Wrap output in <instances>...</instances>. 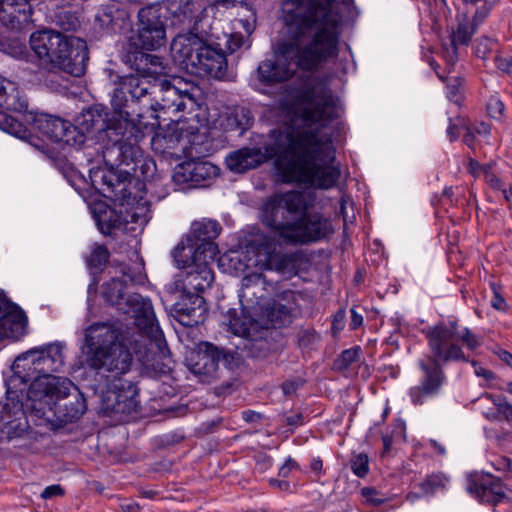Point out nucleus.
<instances>
[{
  "instance_id": "f257e3e1",
  "label": "nucleus",
  "mask_w": 512,
  "mask_h": 512,
  "mask_svg": "<svg viewBox=\"0 0 512 512\" xmlns=\"http://www.w3.org/2000/svg\"><path fill=\"white\" fill-rule=\"evenodd\" d=\"M304 104L300 117L306 127L289 125L270 130L269 141L261 146H243L229 152L226 167L243 174L274 161V168L284 184L329 189L338 182L341 171L333 165L335 149L320 138V128L339 118L338 98L325 84L307 86L297 94Z\"/></svg>"
},
{
  "instance_id": "f03ea898",
  "label": "nucleus",
  "mask_w": 512,
  "mask_h": 512,
  "mask_svg": "<svg viewBox=\"0 0 512 512\" xmlns=\"http://www.w3.org/2000/svg\"><path fill=\"white\" fill-rule=\"evenodd\" d=\"M80 353L81 366L93 377L85 379V387L100 393V413L120 422L136 413L139 389L136 382L125 378L133 355L120 330L108 323H93L84 330Z\"/></svg>"
},
{
  "instance_id": "7ed1b4c3",
  "label": "nucleus",
  "mask_w": 512,
  "mask_h": 512,
  "mask_svg": "<svg viewBox=\"0 0 512 512\" xmlns=\"http://www.w3.org/2000/svg\"><path fill=\"white\" fill-rule=\"evenodd\" d=\"M310 21L289 11L285 38L275 48L276 60L266 59L257 67V79L264 86H274L292 79L298 70L313 72L338 55L336 37L328 31L309 33Z\"/></svg>"
},
{
  "instance_id": "20e7f679",
  "label": "nucleus",
  "mask_w": 512,
  "mask_h": 512,
  "mask_svg": "<svg viewBox=\"0 0 512 512\" xmlns=\"http://www.w3.org/2000/svg\"><path fill=\"white\" fill-rule=\"evenodd\" d=\"M260 220L280 244L304 245L327 239L334 229L322 213L309 211L300 191L274 194L260 208Z\"/></svg>"
},
{
  "instance_id": "39448f33",
  "label": "nucleus",
  "mask_w": 512,
  "mask_h": 512,
  "mask_svg": "<svg viewBox=\"0 0 512 512\" xmlns=\"http://www.w3.org/2000/svg\"><path fill=\"white\" fill-rule=\"evenodd\" d=\"M63 349L61 342H53L18 355L11 366L12 375L5 380L6 402L10 405L18 402L22 411L24 399L32 403V385L38 380L43 384L51 383L56 378L53 373L63 368Z\"/></svg>"
},
{
  "instance_id": "423d86ee",
  "label": "nucleus",
  "mask_w": 512,
  "mask_h": 512,
  "mask_svg": "<svg viewBox=\"0 0 512 512\" xmlns=\"http://www.w3.org/2000/svg\"><path fill=\"white\" fill-rule=\"evenodd\" d=\"M125 289L126 280L113 277L102 285L101 294L104 300L118 311L132 315L135 325L148 336L151 345L155 346V354L163 358L161 363L152 364L153 369L160 374H169L172 370L170 351L150 299L138 293L127 294Z\"/></svg>"
},
{
  "instance_id": "0eeeda50",
  "label": "nucleus",
  "mask_w": 512,
  "mask_h": 512,
  "mask_svg": "<svg viewBox=\"0 0 512 512\" xmlns=\"http://www.w3.org/2000/svg\"><path fill=\"white\" fill-rule=\"evenodd\" d=\"M171 53L176 63L191 72L204 73L218 80L227 75L225 53L207 34L194 31L178 34L171 43Z\"/></svg>"
},
{
  "instance_id": "6e6552de",
  "label": "nucleus",
  "mask_w": 512,
  "mask_h": 512,
  "mask_svg": "<svg viewBox=\"0 0 512 512\" xmlns=\"http://www.w3.org/2000/svg\"><path fill=\"white\" fill-rule=\"evenodd\" d=\"M30 394L33 410L40 416L51 412L62 424L78 421L87 410L84 394L68 379L56 377L48 384L38 380L32 385Z\"/></svg>"
},
{
  "instance_id": "1a4fd4ad",
  "label": "nucleus",
  "mask_w": 512,
  "mask_h": 512,
  "mask_svg": "<svg viewBox=\"0 0 512 512\" xmlns=\"http://www.w3.org/2000/svg\"><path fill=\"white\" fill-rule=\"evenodd\" d=\"M18 116L2 113L0 116V128L20 139H26L30 132L23 124L26 122L42 135L55 143H64L71 147H81L83 136L72 127V123L56 115L43 112L28 111V107L22 112H15Z\"/></svg>"
},
{
  "instance_id": "9d476101",
  "label": "nucleus",
  "mask_w": 512,
  "mask_h": 512,
  "mask_svg": "<svg viewBox=\"0 0 512 512\" xmlns=\"http://www.w3.org/2000/svg\"><path fill=\"white\" fill-rule=\"evenodd\" d=\"M429 354L418 361L421 371L419 384L409 389L408 395L414 405H423L428 398L440 394L442 387L447 381L443 366L449 362L462 361L470 362L464 351L457 347H450L448 351H442L436 339L430 340ZM473 366L477 365L471 360Z\"/></svg>"
},
{
  "instance_id": "9b49d317",
  "label": "nucleus",
  "mask_w": 512,
  "mask_h": 512,
  "mask_svg": "<svg viewBox=\"0 0 512 512\" xmlns=\"http://www.w3.org/2000/svg\"><path fill=\"white\" fill-rule=\"evenodd\" d=\"M105 73L112 85L109 95L114 114L128 124L138 121L139 125H143L140 103L143 98L156 93V82L141 74L121 75L113 69H105Z\"/></svg>"
},
{
  "instance_id": "f8f14e48",
  "label": "nucleus",
  "mask_w": 512,
  "mask_h": 512,
  "mask_svg": "<svg viewBox=\"0 0 512 512\" xmlns=\"http://www.w3.org/2000/svg\"><path fill=\"white\" fill-rule=\"evenodd\" d=\"M158 95L153 98L150 104L152 111L151 117L155 119V123H151L152 128L155 125L160 126L161 115L158 112L166 115L163 120L171 122L180 121L182 116L173 118L174 115L180 112H187L191 114L201 108L203 103V93L199 86L190 85L188 88L181 89L174 86L171 81L160 79L156 82Z\"/></svg>"
},
{
  "instance_id": "ddd939ff",
  "label": "nucleus",
  "mask_w": 512,
  "mask_h": 512,
  "mask_svg": "<svg viewBox=\"0 0 512 512\" xmlns=\"http://www.w3.org/2000/svg\"><path fill=\"white\" fill-rule=\"evenodd\" d=\"M235 372L245 365L243 355L237 349L218 346L212 342L201 341L186 358L188 369L202 382H211L219 377V364Z\"/></svg>"
},
{
  "instance_id": "4468645a",
  "label": "nucleus",
  "mask_w": 512,
  "mask_h": 512,
  "mask_svg": "<svg viewBox=\"0 0 512 512\" xmlns=\"http://www.w3.org/2000/svg\"><path fill=\"white\" fill-rule=\"evenodd\" d=\"M226 324L236 335L245 337V343L240 352L243 357L256 361H271L283 351L282 334L277 330L263 328L258 335L252 332V325L246 318L239 316L236 309H229L225 315Z\"/></svg>"
},
{
  "instance_id": "2eb2a0df",
  "label": "nucleus",
  "mask_w": 512,
  "mask_h": 512,
  "mask_svg": "<svg viewBox=\"0 0 512 512\" xmlns=\"http://www.w3.org/2000/svg\"><path fill=\"white\" fill-rule=\"evenodd\" d=\"M336 0H285L282 4L284 22H287L289 11L298 15L299 19L310 21L309 33L326 30L336 37V47L339 43L338 28L341 24V15L334 11L332 6Z\"/></svg>"
},
{
  "instance_id": "dca6fc26",
  "label": "nucleus",
  "mask_w": 512,
  "mask_h": 512,
  "mask_svg": "<svg viewBox=\"0 0 512 512\" xmlns=\"http://www.w3.org/2000/svg\"><path fill=\"white\" fill-rule=\"evenodd\" d=\"M141 126H136L135 122L127 124L124 131L119 135H112L105 143L102 149L103 161L106 166L112 168L131 167L142 155L143 151L138 142L144 137Z\"/></svg>"
},
{
  "instance_id": "f3484780",
  "label": "nucleus",
  "mask_w": 512,
  "mask_h": 512,
  "mask_svg": "<svg viewBox=\"0 0 512 512\" xmlns=\"http://www.w3.org/2000/svg\"><path fill=\"white\" fill-rule=\"evenodd\" d=\"M128 122L109 111L108 107L102 104H94L84 109L74 119L72 127L83 136V144L88 134H95L98 140L107 141L112 135H119L124 131Z\"/></svg>"
},
{
  "instance_id": "a211bd4d",
  "label": "nucleus",
  "mask_w": 512,
  "mask_h": 512,
  "mask_svg": "<svg viewBox=\"0 0 512 512\" xmlns=\"http://www.w3.org/2000/svg\"><path fill=\"white\" fill-rule=\"evenodd\" d=\"M184 252V241L178 243L172 251V256L178 267L186 269L184 279L175 281L174 286L176 289L182 288L201 295L211 287L214 281V272L210 266L214 259L186 258Z\"/></svg>"
},
{
  "instance_id": "6ab92c4d",
  "label": "nucleus",
  "mask_w": 512,
  "mask_h": 512,
  "mask_svg": "<svg viewBox=\"0 0 512 512\" xmlns=\"http://www.w3.org/2000/svg\"><path fill=\"white\" fill-rule=\"evenodd\" d=\"M137 19L136 36L131 38L136 46L153 51L166 44V28L169 25L155 3L142 7Z\"/></svg>"
},
{
  "instance_id": "aec40b11",
  "label": "nucleus",
  "mask_w": 512,
  "mask_h": 512,
  "mask_svg": "<svg viewBox=\"0 0 512 512\" xmlns=\"http://www.w3.org/2000/svg\"><path fill=\"white\" fill-rule=\"evenodd\" d=\"M221 232V226L214 220H202L193 222L184 243L186 258L215 259L218 246L215 239Z\"/></svg>"
},
{
  "instance_id": "412c9836",
  "label": "nucleus",
  "mask_w": 512,
  "mask_h": 512,
  "mask_svg": "<svg viewBox=\"0 0 512 512\" xmlns=\"http://www.w3.org/2000/svg\"><path fill=\"white\" fill-rule=\"evenodd\" d=\"M71 36H66L51 29H43L30 35L31 49L43 63L54 68L61 53L67 51V45Z\"/></svg>"
},
{
  "instance_id": "4be33fe9",
  "label": "nucleus",
  "mask_w": 512,
  "mask_h": 512,
  "mask_svg": "<svg viewBox=\"0 0 512 512\" xmlns=\"http://www.w3.org/2000/svg\"><path fill=\"white\" fill-rule=\"evenodd\" d=\"M219 168L209 161L190 159L175 166L172 180L181 189L205 186L219 174Z\"/></svg>"
},
{
  "instance_id": "5701e85b",
  "label": "nucleus",
  "mask_w": 512,
  "mask_h": 512,
  "mask_svg": "<svg viewBox=\"0 0 512 512\" xmlns=\"http://www.w3.org/2000/svg\"><path fill=\"white\" fill-rule=\"evenodd\" d=\"M107 170H90V178L93 186L97 187L101 184L103 194L107 197L115 198L122 203L130 204L131 201L136 200V196L132 195L131 189L123 174V168H112L107 166Z\"/></svg>"
},
{
  "instance_id": "b1692460",
  "label": "nucleus",
  "mask_w": 512,
  "mask_h": 512,
  "mask_svg": "<svg viewBox=\"0 0 512 512\" xmlns=\"http://www.w3.org/2000/svg\"><path fill=\"white\" fill-rule=\"evenodd\" d=\"M174 291L179 292V295L172 305V312L179 322L186 326L203 323L207 313L205 299L200 294L182 288L176 289L175 286Z\"/></svg>"
},
{
  "instance_id": "393cba45",
  "label": "nucleus",
  "mask_w": 512,
  "mask_h": 512,
  "mask_svg": "<svg viewBox=\"0 0 512 512\" xmlns=\"http://www.w3.org/2000/svg\"><path fill=\"white\" fill-rule=\"evenodd\" d=\"M467 491L482 504L496 506L508 499L505 486L492 474H476L468 479Z\"/></svg>"
},
{
  "instance_id": "a878e982",
  "label": "nucleus",
  "mask_w": 512,
  "mask_h": 512,
  "mask_svg": "<svg viewBox=\"0 0 512 512\" xmlns=\"http://www.w3.org/2000/svg\"><path fill=\"white\" fill-rule=\"evenodd\" d=\"M27 322L24 311L0 291V341L19 340L26 334Z\"/></svg>"
},
{
  "instance_id": "bb28decb",
  "label": "nucleus",
  "mask_w": 512,
  "mask_h": 512,
  "mask_svg": "<svg viewBox=\"0 0 512 512\" xmlns=\"http://www.w3.org/2000/svg\"><path fill=\"white\" fill-rule=\"evenodd\" d=\"M139 46L130 41L127 50L122 54V62L127 65L131 70L130 74H141L142 77L153 79V82H158V77L162 74L164 69L162 65V58L149 54L138 49Z\"/></svg>"
},
{
  "instance_id": "cd10ccee",
  "label": "nucleus",
  "mask_w": 512,
  "mask_h": 512,
  "mask_svg": "<svg viewBox=\"0 0 512 512\" xmlns=\"http://www.w3.org/2000/svg\"><path fill=\"white\" fill-rule=\"evenodd\" d=\"M89 62V49L86 41L71 36L67 51L61 53L60 60L54 68L73 77H82L87 71Z\"/></svg>"
},
{
  "instance_id": "c85d7f7f",
  "label": "nucleus",
  "mask_w": 512,
  "mask_h": 512,
  "mask_svg": "<svg viewBox=\"0 0 512 512\" xmlns=\"http://www.w3.org/2000/svg\"><path fill=\"white\" fill-rule=\"evenodd\" d=\"M28 422L21 410V405L15 402L0 403V442L22 438L28 432Z\"/></svg>"
},
{
  "instance_id": "c756f323",
  "label": "nucleus",
  "mask_w": 512,
  "mask_h": 512,
  "mask_svg": "<svg viewBox=\"0 0 512 512\" xmlns=\"http://www.w3.org/2000/svg\"><path fill=\"white\" fill-rule=\"evenodd\" d=\"M155 4L169 26L180 27L194 23L190 31L198 30L194 0H162Z\"/></svg>"
},
{
  "instance_id": "7c9ffc66",
  "label": "nucleus",
  "mask_w": 512,
  "mask_h": 512,
  "mask_svg": "<svg viewBox=\"0 0 512 512\" xmlns=\"http://www.w3.org/2000/svg\"><path fill=\"white\" fill-rule=\"evenodd\" d=\"M90 210L97 228L103 235L114 237L117 232L127 230L129 222L122 210L112 208L104 201L94 202Z\"/></svg>"
},
{
  "instance_id": "2f4dec72",
  "label": "nucleus",
  "mask_w": 512,
  "mask_h": 512,
  "mask_svg": "<svg viewBox=\"0 0 512 512\" xmlns=\"http://www.w3.org/2000/svg\"><path fill=\"white\" fill-rule=\"evenodd\" d=\"M477 29L470 23V18L463 14L457 18V27L451 29L449 44L442 45V55L447 65L453 67L459 59L460 46H468Z\"/></svg>"
},
{
  "instance_id": "473e14b6",
  "label": "nucleus",
  "mask_w": 512,
  "mask_h": 512,
  "mask_svg": "<svg viewBox=\"0 0 512 512\" xmlns=\"http://www.w3.org/2000/svg\"><path fill=\"white\" fill-rule=\"evenodd\" d=\"M32 6L22 0H0V22L10 30H22L32 22Z\"/></svg>"
},
{
  "instance_id": "72a5a7b5",
  "label": "nucleus",
  "mask_w": 512,
  "mask_h": 512,
  "mask_svg": "<svg viewBox=\"0 0 512 512\" xmlns=\"http://www.w3.org/2000/svg\"><path fill=\"white\" fill-rule=\"evenodd\" d=\"M130 15L119 3L101 5L95 23L108 33H120L129 25Z\"/></svg>"
},
{
  "instance_id": "f704fd0d",
  "label": "nucleus",
  "mask_w": 512,
  "mask_h": 512,
  "mask_svg": "<svg viewBox=\"0 0 512 512\" xmlns=\"http://www.w3.org/2000/svg\"><path fill=\"white\" fill-rule=\"evenodd\" d=\"M28 106L27 100L21 95L17 84L0 75V108L8 112H22Z\"/></svg>"
},
{
  "instance_id": "c9c22d12",
  "label": "nucleus",
  "mask_w": 512,
  "mask_h": 512,
  "mask_svg": "<svg viewBox=\"0 0 512 512\" xmlns=\"http://www.w3.org/2000/svg\"><path fill=\"white\" fill-rule=\"evenodd\" d=\"M457 321H450L449 324L438 323L431 327H426L422 330V333L427 339V345L430 347V340L436 339L442 351H448L450 347H457L460 351L463 349L457 344L452 342L459 335L457 330Z\"/></svg>"
},
{
  "instance_id": "e433bc0d",
  "label": "nucleus",
  "mask_w": 512,
  "mask_h": 512,
  "mask_svg": "<svg viewBox=\"0 0 512 512\" xmlns=\"http://www.w3.org/2000/svg\"><path fill=\"white\" fill-rule=\"evenodd\" d=\"M254 123V116L247 107L236 106L230 110L222 121L225 132L237 133L242 136Z\"/></svg>"
},
{
  "instance_id": "4c0bfd02",
  "label": "nucleus",
  "mask_w": 512,
  "mask_h": 512,
  "mask_svg": "<svg viewBox=\"0 0 512 512\" xmlns=\"http://www.w3.org/2000/svg\"><path fill=\"white\" fill-rule=\"evenodd\" d=\"M156 171L155 161L151 157L144 156V154L131 167L123 168V174L129 188L133 181L143 187L145 182L154 178Z\"/></svg>"
},
{
  "instance_id": "58836bf2",
  "label": "nucleus",
  "mask_w": 512,
  "mask_h": 512,
  "mask_svg": "<svg viewBox=\"0 0 512 512\" xmlns=\"http://www.w3.org/2000/svg\"><path fill=\"white\" fill-rule=\"evenodd\" d=\"M264 315L267 318V322L275 329L286 326L291 322L292 318L291 308L276 300L267 303Z\"/></svg>"
},
{
  "instance_id": "ea45409f",
  "label": "nucleus",
  "mask_w": 512,
  "mask_h": 512,
  "mask_svg": "<svg viewBox=\"0 0 512 512\" xmlns=\"http://www.w3.org/2000/svg\"><path fill=\"white\" fill-rule=\"evenodd\" d=\"M110 258V252L104 244L94 243L90 254L85 258L86 266L90 274H100L106 267Z\"/></svg>"
},
{
  "instance_id": "a19ab883",
  "label": "nucleus",
  "mask_w": 512,
  "mask_h": 512,
  "mask_svg": "<svg viewBox=\"0 0 512 512\" xmlns=\"http://www.w3.org/2000/svg\"><path fill=\"white\" fill-rule=\"evenodd\" d=\"M0 52L14 58H21L26 55L27 47L20 37H11L0 33Z\"/></svg>"
},
{
  "instance_id": "79ce46f5",
  "label": "nucleus",
  "mask_w": 512,
  "mask_h": 512,
  "mask_svg": "<svg viewBox=\"0 0 512 512\" xmlns=\"http://www.w3.org/2000/svg\"><path fill=\"white\" fill-rule=\"evenodd\" d=\"M120 273L123 277L128 278L131 284L134 285H144L147 281L145 264L142 258L139 261L133 262L131 265H120Z\"/></svg>"
},
{
  "instance_id": "37998d69",
  "label": "nucleus",
  "mask_w": 512,
  "mask_h": 512,
  "mask_svg": "<svg viewBox=\"0 0 512 512\" xmlns=\"http://www.w3.org/2000/svg\"><path fill=\"white\" fill-rule=\"evenodd\" d=\"M448 478L441 472L427 475L417 486L422 491V495H433L439 490L446 488Z\"/></svg>"
},
{
  "instance_id": "c03bdc74",
  "label": "nucleus",
  "mask_w": 512,
  "mask_h": 512,
  "mask_svg": "<svg viewBox=\"0 0 512 512\" xmlns=\"http://www.w3.org/2000/svg\"><path fill=\"white\" fill-rule=\"evenodd\" d=\"M247 247L257 255H270L275 250V240L266 234H257L248 241Z\"/></svg>"
},
{
  "instance_id": "a18cd8bd",
  "label": "nucleus",
  "mask_w": 512,
  "mask_h": 512,
  "mask_svg": "<svg viewBox=\"0 0 512 512\" xmlns=\"http://www.w3.org/2000/svg\"><path fill=\"white\" fill-rule=\"evenodd\" d=\"M349 466L352 472L359 478H365L370 471L369 458L366 453H355L351 454L349 460Z\"/></svg>"
},
{
  "instance_id": "49530a36",
  "label": "nucleus",
  "mask_w": 512,
  "mask_h": 512,
  "mask_svg": "<svg viewBox=\"0 0 512 512\" xmlns=\"http://www.w3.org/2000/svg\"><path fill=\"white\" fill-rule=\"evenodd\" d=\"M360 354L361 348L359 346L346 349L337 357L334 365L338 370H347L353 363L359 360Z\"/></svg>"
},
{
  "instance_id": "de8ad7c7",
  "label": "nucleus",
  "mask_w": 512,
  "mask_h": 512,
  "mask_svg": "<svg viewBox=\"0 0 512 512\" xmlns=\"http://www.w3.org/2000/svg\"><path fill=\"white\" fill-rule=\"evenodd\" d=\"M297 344L302 350H311L320 341L319 334L313 328H302L297 332Z\"/></svg>"
},
{
  "instance_id": "09e8293b",
  "label": "nucleus",
  "mask_w": 512,
  "mask_h": 512,
  "mask_svg": "<svg viewBox=\"0 0 512 512\" xmlns=\"http://www.w3.org/2000/svg\"><path fill=\"white\" fill-rule=\"evenodd\" d=\"M56 25L63 31H76L80 27V21L72 11H61L55 16Z\"/></svg>"
},
{
  "instance_id": "8fccbe9b",
  "label": "nucleus",
  "mask_w": 512,
  "mask_h": 512,
  "mask_svg": "<svg viewBox=\"0 0 512 512\" xmlns=\"http://www.w3.org/2000/svg\"><path fill=\"white\" fill-rule=\"evenodd\" d=\"M437 76L442 81H446L448 98L451 101L458 103L461 100L460 87L463 84V79L460 77H450L444 79V77L439 73H437Z\"/></svg>"
},
{
  "instance_id": "3c124183",
  "label": "nucleus",
  "mask_w": 512,
  "mask_h": 512,
  "mask_svg": "<svg viewBox=\"0 0 512 512\" xmlns=\"http://www.w3.org/2000/svg\"><path fill=\"white\" fill-rule=\"evenodd\" d=\"M455 339L461 341L469 350L472 351L476 350L481 345L479 337L472 333L468 328H464Z\"/></svg>"
},
{
  "instance_id": "603ef678",
  "label": "nucleus",
  "mask_w": 512,
  "mask_h": 512,
  "mask_svg": "<svg viewBox=\"0 0 512 512\" xmlns=\"http://www.w3.org/2000/svg\"><path fill=\"white\" fill-rule=\"evenodd\" d=\"M265 277L261 273H251L243 277L241 281V289L264 288Z\"/></svg>"
},
{
  "instance_id": "864d4df0",
  "label": "nucleus",
  "mask_w": 512,
  "mask_h": 512,
  "mask_svg": "<svg viewBox=\"0 0 512 512\" xmlns=\"http://www.w3.org/2000/svg\"><path fill=\"white\" fill-rule=\"evenodd\" d=\"M264 288H250L239 291L240 302H247L248 304L258 303V300L264 297Z\"/></svg>"
},
{
  "instance_id": "5fc2aeb1",
  "label": "nucleus",
  "mask_w": 512,
  "mask_h": 512,
  "mask_svg": "<svg viewBox=\"0 0 512 512\" xmlns=\"http://www.w3.org/2000/svg\"><path fill=\"white\" fill-rule=\"evenodd\" d=\"M361 495L371 504L379 506L385 503L386 498L374 487H364L361 489Z\"/></svg>"
},
{
  "instance_id": "6e6d98bb",
  "label": "nucleus",
  "mask_w": 512,
  "mask_h": 512,
  "mask_svg": "<svg viewBox=\"0 0 512 512\" xmlns=\"http://www.w3.org/2000/svg\"><path fill=\"white\" fill-rule=\"evenodd\" d=\"M223 418L217 417L211 420L204 421L197 428L199 434L208 435L216 432L222 425Z\"/></svg>"
},
{
  "instance_id": "4d7b16f0",
  "label": "nucleus",
  "mask_w": 512,
  "mask_h": 512,
  "mask_svg": "<svg viewBox=\"0 0 512 512\" xmlns=\"http://www.w3.org/2000/svg\"><path fill=\"white\" fill-rule=\"evenodd\" d=\"M504 109L503 102L498 98H491L487 103L488 114L494 119H499L503 115Z\"/></svg>"
},
{
  "instance_id": "13d9d810",
  "label": "nucleus",
  "mask_w": 512,
  "mask_h": 512,
  "mask_svg": "<svg viewBox=\"0 0 512 512\" xmlns=\"http://www.w3.org/2000/svg\"><path fill=\"white\" fill-rule=\"evenodd\" d=\"M245 43V37L240 32H235L229 35L227 39V49L230 53H234L239 50Z\"/></svg>"
},
{
  "instance_id": "bf43d9fd",
  "label": "nucleus",
  "mask_w": 512,
  "mask_h": 512,
  "mask_svg": "<svg viewBox=\"0 0 512 512\" xmlns=\"http://www.w3.org/2000/svg\"><path fill=\"white\" fill-rule=\"evenodd\" d=\"M58 71L59 70H57L56 68L49 67V69L43 79L44 84L47 87H49L51 90L57 91L61 87V84L58 81V78H59Z\"/></svg>"
},
{
  "instance_id": "052dcab7",
  "label": "nucleus",
  "mask_w": 512,
  "mask_h": 512,
  "mask_svg": "<svg viewBox=\"0 0 512 512\" xmlns=\"http://www.w3.org/2000/svg\"><path fill=\"white\" fill-rule=\"evenodd\" d=\"M492 45L493 41L490 38L484 37L480 39L475 46L476 56L480 58H485L486 54L491 50Z\"/></svg>"
},
{
  "instance_id": "680f3d73",
  "label": "nucleus",
  "mask_w": 512,
  "mask_h": 512,
  "mask_svg": "<svg viewBox=\"0 0 512 512\" xmlns=\"http://www.w3.org/2000/svg\"><path fill=\"white\" fill-rule=\"evenodd\" d=\"M489 12L490 8L487 7L486 5H483L482 7L478 8L474 13L473 18L470 19L471 25L478 30V27L488 16Z\"/></svg>"
},
{
  "instance_id": "e2e57ef3",
  "label": "nucleus",
  "mask_w": 512,
  "mask_h": 512,
  "mask_svg": "<svg viewBox=\"0 0 512 512\" xmlns=\"http://www.w3.org/2000/svg\"><path fill=\"white\" fill-rule=\"evenodd\" d=\"M493 290V299L491 301V305L494 309L499 311H505L508 307V304L504 297L497 291L495 284L491 285Z\"/></svg>"
},
{
  "instance_id": "0e129e2a",
  "label": "nucleus",
  "mask_w": 512,
  "mask_h": 512,
  "mask_svg": "<svg viewBox=\"0 0 512 512\" xmlns=\"http://www.w3.org/2000/svg\"><path fill=\"white\" fill-rule=\"evenodd\" d=\"M299 470L300 466L299 464L292 459L291 457H288L285 461V463L280 467L278 475L282 478H287L290 475V472L293 470Z\"/></svg>"
},
{
  "instance_id": "69168bd1",
  "label": "nucleus",
  "mask_w": 512,
  "mask_h": 512,
  "mask_svg": "<svg viewBox=\"0 0 512 512\" xmlns=\"http://www.w3.org/2000/svg\"><path fill=\"white\" fill-rule=\"evenodd\" d=\"M496 67L505 73H512V57H496Z\"/></svg>"
},
{
  "instance_id": "338daca9",
  "label": "nucleus",
  "mask_w": 512,
  "mask_h": 512,
  "mask_svg": "<svg viewBox=\"0 0 512 512\" xmlns=\"http://www.w3.org/2000/svg\"><path fill=\"white\" fill-rule=\"evenodd\" d=\"M63 494H64V490L60 485H51V486L46 487L42 491L41 497L43 499H50L54 496H59V495H63Z\"/></svg>"
},
{
  "instance_id": "774afa93",
  "label": "nucleus",
  "mask_w": 512,
  "mask_h": 512,
  "mask_svg": "<svg viewBox=\"0 0 512 512\" xmlns=\"http://www.w3.org/2000/svg\"><path fill=\"white\" fill-rule=\"evenodd\" d=\"M285 422L288 426L298 427L304 424V415L302 412H297L293 415L285 417Z\"/></svg>"
}]
</instances>
